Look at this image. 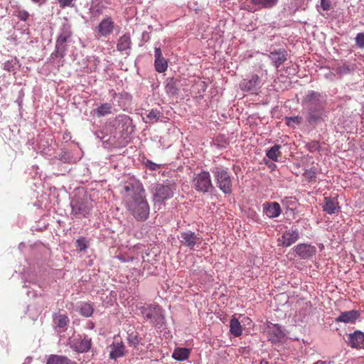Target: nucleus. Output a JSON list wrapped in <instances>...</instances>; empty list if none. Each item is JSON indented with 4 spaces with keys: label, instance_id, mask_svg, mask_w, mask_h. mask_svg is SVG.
<instances>
[{
    "label": "nucleus",
    "instance_id": "f257e3e1",
    "mask_svg": "<svg viewBox=\"0 0 364 364\" xmlns=\"http://www.w3.org/2000/svg\"><path fill=\"white\" fill-rule=\"evenodd\" d=\"M121 194L126 208L136 220L144 221L148 218L150 208L141 183H125Z\"/></svg>",
    "mask_w": 364,
    "mask_h": 364
},
{
    "label": "nucleus",
    "instance_id": "f03ea898",
    "mask_svg": "<svg viewBox=\"0 0 364 364\" xmlns=\"http://www.w3.org/2000/svg\"><path fill=\"white\" fill-rule=\"evenodd\" d=\"M212 173L219 189L225 194L231 193L232 183L229 173L221 166L215 167Z\"/></svg>",
    "mask_w": 364,
    "mask_h": 364
},
{
    "label": "nucleus",
    "instance_id": "7ed1b4c3",
    "mask_svg": "<svg viewBox=\"0 0 364 364\" xmlns=\"http://www.w3.org/2000/svg\"><path fill=\"white\" fill-rule=\"evenodd\" d=\"M175 186L173 183H156L152 188L154 200L155 203H161L164 200L173 196Z\"/></svg>",
    "mask_w": 364,
    "mask_h": 364
},
{
    "label": "nucleus",
    "instance_id": "20e7f679",
    "mask_svg": "<svg viewBox=\"0 0 364 364\" xmlns=\"http://www.w3.org/2000/svg\"><path fill=\"white\" fill-rule=\"evenodd\" d=\"M193 187L198 192L208 193L213 188L210 174L207 171L195 173L192 180Z\"/></svg>",
    "mask_w": 364,
    "mask_h": 364
},
{
    "label": "nucleus",
    "instance_id": "39448f33",
    "mask_svg": "<svg viewBox=\"0 0 364 364\" xmlns=\"http://www.w3.org/2000/svg\"><path fill=\"white\" fill-rule=\"evenodd\" d=\"M143 317L149 320L151 323L158 326L161 325L164 321L162 309L159 305H149L147 307H143L141 309Z\"/></svg>",
    "mask_w": 364,
    "mask_h": 364
},
{
    "label": "nucleus",
    "instance_id": "423d86ee",
    "mask_svg": "<svg viewBox=\"0 0 364 364\" xmlns=\"http://www.w3.org/2000/svg\"><path fill=\"white\" fill-rule=\"evenodd\" d=\"M71 207L72 214L79 219L86 217L92 208V205L87 198L72 201Z\"/></svg>",
    "mask_w": 364,
    "mask_h": 364
},
{
    "label": "nucleus",
    "instance_id": "0eeeda50",
    "mask_svg": "<svg viewBox=\"0 0 364 364\" xmlns=\"http://www.w3.org/2000/svg\"><path fill=\"white\" fill-rule=\"evenodd\" d=\"M326 104L308 106L306 120L310 124H316L322 120L325 116Z\"/></svg>",
    "mask_w": 364,
    "mask_h": 364
},
{
    "label": "nucleus",
    "instance_id": "6e6552de",
    "mask_svg": "<svg viewBox=\"0 0 364 364\" xmlns=\"http://www.w3.org/2000/svg\"><path fill=\"white\" fill-rule=\"evenodd\" d=\"M268 340L272 343H279L284 338L285 334L278 324L268 323L266 328Z\"/></svg>",
    "mask_w": 364,
    "mask_h": 364
},
{
    "label": "nucleus",
    "instance_id": "1a4fd4ad",
    "mask_svg": "<svg viewBox=\"0 0 364 364\" xmlns=\"http://www.w3.org/2000/svg\"><path fill=\"white\" fill-rule=\"evenodd\" d=\"M294 249L298 257L302 259H308L316 253V247L310 244H299Z\"/></svg>",
    "mask_w": 364,
    "mask_h": 364
},
{
    "label": "nucleus",
    "instance_id": "9d476101",
    "mask_svg": "<svg viewBox=\"0 0 364 364\" xmlns=\"http://www.w3.org/2000/svg\"><path fill=\"white\" fill-rule=\"evenodd\" d=\"M299 237V232L297 229H291L283 232L281 237L278 239V242L283 247H289L295 243Z\"/></svg>",
    "mask_w": 364,
    "mask_h": 364
},
{
    "label": "nucleus",
    "instance_id": "9b49d317",
    "mask_svg": "<svg viewBox=\"0 0 364 364\" xmlns=\"http://www.w3.org/2000/svg\"><path fill=\"white\" fill-rule=\"evenodd\" d=\"M346 342L352 348L364 349V333L360 331H355L347 336Z\"/></svg>",
    "mask_w": 364,
    "mask_h": 364
},
{
    "label": "nucleus",
    "instance_id": "f8f14e48",
    "mask_svg": "<svg viewBox=\"0 0 364 364\" xmlns=\"http://www.w3.org/2000/svg\"><path fill=\"white\" fill-rule=\"evenodd\" d=\"M114 26V23L111 17L104 18L97 27L98 37L109 36L113 32Z\"/></svg>",
    "mask_w": 364,
    "mask_h": 364
},
{
    "label": "nucleus",
    "instance_id": "ddd939ff",
    "mask_svg": "<svg viewBox=\"0 0 364 364\" xmlns=\"http://www.w3.org/2000/svg\"><path fill=\"white\" fill-rule=\"evenodd\" d=\"M322 209L324 212L330 215L338 213L341 207L337 196L324 197Z\"/></svg>",
    "mask_w": 364,
    "mask_h": 364
},
{
    "label": "nucleus",
    "instance_id": "4468645a",
    "mask_svg": "<svg viewBox=\"0 0 364 364\" xmlns=\"http://www.w3.org/2000/svg\"><path fill=\"white\" fill-rule=\"evenodd\" d=\"M287 51L285 49L279 48L271 51L268 57L271 59L272 65L278 68L287 60Z\"/></svg>",
    "mask_w": 364,
    "mask_h": 364
},
{
    "label": "nucleus",
    "instance_id": "2eb2a0df",
    "mask_svg": "<svg viewBox=\"0 0 364 364\" xmlns=\"http://www.w3.org/2000/svg\"><path fill=\"white\" fill-rule=\"evenodd\" d=\"M181 243L182 245L193 249L197 242L200 243V238L195 232L191 231L183 232L181 235Z\"/></svg>",
    "mask_w": 364,
    "mask_h": 364
},
{
    "label": "nucleus",
    "instance_id": "dca6fc26",
    "mask_svg": "<svg viewBox=\"0 0 364 364\" xmlns=\"http://www.w3.org/2000/svg\"><path fill=\"white\" fill-rule=\"evenodd\" d=\"M259 77L254 74L250 79H243L240 83V87L242 91H255L259 87Z\"/></svg>",
    "mask_w": 364,
    "mask_h": 364
},
{
    "label": "nucleus",
    "instance_id": "f3484780",
    "mask_svg": "<svg viewBox=\"0 0 364 364\" xmlns=\"http://www.w3.org/2000/svg\"><path fill=\"white\" fill-rule=\"evenodd\" d=\"M109 358L111 359H117L125 355V346L122 340L114 339L110 346Z\"/></svg>",
    "mask_w": 364,
    "mask_h": 364
},
{
    "label": "nucleus",
    "instance_id": "a211bd4d",
    "mask_svg": "<svg viewBox=\"0 0 364 364\" xmlns=\"http://www.w3.org/2000/svg\"><path fill=\"white\" fill-rule=\"evenodd\" d=\"M303 105H318L326 104V100L322 99L321 95L316 91H310L302 100Z\"/></svg>",
    "mask_w": 364,
    "mask_h": 364
},
{
    "label": "nucleus",
    "instance_id": "6ab92c4d",
    "mask_svg": "<svg viewBox=\"0 0 364 364\" xmlns=\"http://www.w3.org/2000/svg\"><path fill=\"white\" fill-rule=\"evenodd\" d=\"M360 314L356 310H351L342 312L335 318L336 323H353L359 317Z\"/></svg>",
    "mask_w": 364,
    "mask_h": 364
},
{
    "label": "nucleus",
    "instance_id": "aec40b11",
    "mask_svg": "<svg viewBox=\"0 0 364 364\" xmlns=\"http://www.w3.org/2000/svg\"><path fill=\"white\" fill-rule=\"evenodd\" d=\"M154 57V66L156 70L158 73L165 72L168 68V63L166 60L163 57L160 48H155Z\"/></svg>",
    "mask_w": 364,
    "mask_h": 364
},
{
    "label": "nucleus",
    "instance_id": "412c9836",
    "mask_svg": "<svg viewBox=\"0 0 364 364\" xmlns=\"http://www.w3.org/2000/svg\"><path fill=\"white\" fill-rule=\"evenodd\" d=\"M54 327L58 331H64L69 323V318L66 314L55 313L53 315Z\"/></svg>",
    "mask_w": 364,
    "mask_h": 364
},
{
    "label": "nucleus",
    "instance_id": "4be33fe9",
    "mask_svg": "<svg viewBox=\"0 0 364 364\" xmlns=\"http://www.w3.org/2000/svg\"><path fill=\"white\" fill-rule=\"evenodd\" d=\"M263 211L267 216L274 218L280 215L281 208L277 202L267 203L264 204Z\"/></svg>",
    "mask_w": 364,
    "mask_h": 364
},
{
    "label": "nucleus",
    "instance_id": "5701e85b",
    "mask_svg": "<svg viewBox=\"0 0 364 364\" xmlns=\"http://www.w3.org/2000/svg\"><path fill=\"white\" fill-rule=\"evenodd\" d=\"M117 258L122 262H135V265L133 267L134 269H138L141 266L144 262V257L142 255L139 256V255H137L136 256H131L128 254H124L118 256Z\"/></svg>",
    "mask_w": 364,
    "mask_h": 364
},
{
    "label": "nucleus",
    "instance_id": "b1692460",
    "mask_svg": "<svg viewBox=\"0 0 364 364\" xmlns=\"http://www.w3.org/2000/svg\"><path fill=\"white\" fill-rule=\"evenodd\" d=\"M91 338L86 336L75 343V348L78 353L87 352L91 348Z\"/></svg>",
    "mask_w": 364,
    "mask_h": 364
},
{
    "label": "nucleus",
    "instance_id": "393cba45",
    "mask_svg": "<svg viewBox=\"0 0 364 364\" xmlns=\"http://www.w3.org/2000/svg\"><path fill=\"white\" fill-rule=\"evenodd\" d=\"M131 38L129 33H125L121 36L117 42V48L119 51H124L131 48Z\"/></svg>",
    "mask_w": 364,
    "mask_h": 364
},
{
    "label": "nucleus",
    "instance_id": "a878e982",
    "mask_svg": "<svg viewBox=\"0 0 364 364\" xmlns=\"http://www.w3.org/2000/svg\"><path fill=\"white\" fill-rule=\"evenodd\" d=\"M112 110V105L110 103H104L100 105L97 109H94V114L97 117H102L107 114H110Z\"/></svg>",
    "mask_w": 364,
    "mask_h": 364
},
{
    "label": "nucleus",
    "instance_id": "bb28decb",
    "mask_svg": "<svg viewBox=\"0 0 364 364\" xmlns=\"http://www.w3.org/2000/svg\"><path fill=\"white\" fill-rule=\"evenodd\" d=\"M46 364H75L65 356L51 355L48 358Z\"/></svg>",
    "mask_w": 364,
    "mask_h": 364
},
{
    "label": "nucleus",
    "instance_id": "cd10ccee",
    "mask_svg": "<svg viewBox=\"0 0 364 364\" xmlns=\"http://www.w3.org/2000/svg\"><path fill=\"white\" fill-rule=\"evenodd\" d=\"M190 350L186 348H176L172 355V357L176 360H185L188 358Z\"/></svg>",
    "mask_w": 364,
    "mask_h": 364
},
{
    "label": "nucleus",
    "instance_id": "c85d7f7f",
    "mask_svg": "<svg viewBox=\"0 0 364 364\" xmlns=\"http://www.w3.org/2000/svg\"><path fill=\"white\" fill-rule=\"evenodd\" d=\"M230 331L235 337H238L242 334V328L239 321L233 317L230 321Z\"/></svg>",
    "mask_w": 364,
    "mask_h": 364
},
{
    "label": "nucleus",
    "instance_id": "c756f323",
    "mask_svg": "<svg viewBox=\"0 0 364 364\" xmlns=\"http://www.w3.org/2000/svg\"><path fill=\"white\" fill-rule=\"evenodd\" d=\"M281 148L282 146L278 144L273 146L267 151V156L273 161H278L279 158L282 156Z\"/></svg>",
    "mask_w": 364,
    "mask_h": 364
},
{
    "label": "nucleus",
    "instance_id": "7c9ffc66",
    "mask_svg": "<svg viewBox=\"0 0 364 364\" xmlns=\"http://www.w3.org/2000/svg\"><path fill=\"white\" fill-rule=\"evenodd\" d=\"M66 50H67V46L65 43H62L56 41L55 49V51L52 53V56H55V58H63L65 55Z\"/></svg>",
    "mask_w": 364,
    "mask_h": 364
},
{
    "label": "nucleus",
    "instance_id": "2f4dec72",
    "mask_svg": "<svg viewBox=\"0 0 364 364\" xmlns=\"http://www.w3.org/2000/svg\"><path fill=\"white\" fill-rule=\"evenodd\" d=\"M165 90L169 95H176L178 93V88L176 87V81L173 78H168L166 80Z\"/></svg>",
    "mask_w": 364,
    "mask_h": 364
},
{
    "label": "nucleus",
    "instance_id": "473e14b6",
    "mask_svg": "<svg viewBox=\"0 0 364 364\" xmlns=\"http://www.w3.org/2000/svg\"><path fill=\"white\" fill-rule=\"evenodd\" d=\"M251 2L259 8H271L277 4V0H251Z\"/></svg>",
    "mask_w": 364,
    "mask_h": 364
},
{
    "label": "nucleus",
    "instance_id": "72a5a7b5",
    "mask_svg": "<svg viewBox=\"0 0 364 364\" xmlns=\"http://www.w3.org/2000/svg\"><path fill=\"white\" fill-rule=\"evenodd\" d=\"M93 311V307L88 303H82L80 306V314L85 317L91 316Z\"/></svg>",
    "mask_w": 364,
    "mask_h": 364
},
{
    "label": "nucleus",
    "instance_id": "f704fd0d",
    "mask_svg": "<svg viewBox=\"0 0 364 364\" xmlns=\"http://www.w3.org/2000/svg\"><path fill=\"white\" fill-rule=\"evenodd\" d=\"M71 36H72L71 31L68 28H65L62 30V32L58 36L56 41L66 44L67 41H69Z\"/></svg>",
    "mask_w": 364,
    "mask_h": 364
},
{
    "label": "nucleus",
    "instance_id": "c9c22d12",
    "mask_svg": "<svg viewBox=\"0 0 364 364\" xmlns=\"http://www.w3.org/2000/svg\"><path fill=\"white\" fill-rule=\"evenodd\" d=\"M141 339L139 337L136 332H131L128 333L127 341L129 346L136 347L140 343Z\"/></svg>",
    "mask_w": 364,
    "mask_h": 364
},
{
    "label": "nucleus",
    "instance_id": "e433bc0d",
    "mask_svg": "<svg viewBox=\"0 0 364 364\" xmlns=\"http://www.w3.org/2000/svg\"><path fill=\"white\" fill-rule=\"evenodd\" d=\"M303 119L300 116L296 117H285V122L288 127H294V124H301Z\"/></svg>",
    "mask_w": 364,
    "mask_h": 364
},
{
    "label": "nucleus",
    "instance_id": "4c0bfd02",
    "mask_svg": "<svg viewBox=\"0 0 364 364\" xmlns=\"http://www.w3.org/2000/svg\"><path fill=\"white\" fill-rule=\"evenodd\" d=\"M353 68L350 65L343 63L342 65H337V67L335 68V70L338 74H346L352 70Z\"/></svg>",
    "mask_w": 364,
    "mask_h": 364
},
{
    "label": "nucleus",
    "instance_id": "58836bf2",
    "mask_svg": "<svg viewBox=\"0 0 364 364\" xmlns=\"http://www.w3.org/2000/svg\"><path fill=\"white\" fill-rule=\"evenodd\" d=\"M160 117V112L157 110H151L146 116V118L149 121L146 122H154V121H157Z\"/></svg>",
    "mask_w": 364,
    "mask_h": 364
},
{
    "label": "nucleus",
    "instance_id": "ea45409f",
    "mask_svg": "<svg viewBox=\"0 0 364 364\" xmlns=\"http://www.w3.org/2000/svg\"><path fill=\"white\" fill-rule=\"evenodd\" d=\"M76 247L80 251H84L87 248V242L84 237L78 238L76 241Z\"/></svg>",
    "mask_w": 364,
    "mask_h": 364
},
{
    "label": "nucleus",
    "instance_id": "a19ab883",
    "mask_svg": "<svg viewBox=\"0 0 364 364\" xmlns=\"http://www.w3.org/2000/svg\"><path fill=\"white\" fill-rule=\"evenodd\" d=\"M356 46L360 48H364V33H359L355 38Z\"/></svg>",
    "mask_w": 364,
    "mask_h": 364
},
{
    "label": "nucleus",
    "instance_id": "79ce46f5",
    "mask_svg": "<svg viewBox=\"0 0 364 364\" xmlns=\"http://www.w3.org/2000/svg\"><path fill=\"white\" fill-rule=\"evenodd\" d=\"M321 7L325 11H329L332 8L331 1L321 0Z\"/></svg>",
    "mask_w": 364,
    "mask_h": 364
},
{
    "label": "nucleus",
    "instance_id": "37998d69",
    "mask_svg": "<svg viewBox=\"0 0 364 364\" xmlns=\"http://www.w3.org/2000/svg\"><path fill=\"white\" fill-rule=\"evenodd\" d=\"M145 164H146V166L151 171H156L161 166L159 164H157L150 160H147Z\"/></svg>",
    "mask_w": 364,
    "mask_h": 364
},
{
    "label": "nucleus",
    "instance_id": "c03bdc74",
    "mask_svg": "<svg viewBox=\"0 0 364 364\" xmlns=\"http://www.w3.org/2000/svg\"><path fill=\"white\" fill-rule=\"evenodd\" d=\"M17 16L21 21H26L29 16V14L25 10H19Z\"/></svg>",
    "mask_w": 364,
    "mask_h": 364
},
{
    "label": "nucleus",
    "instance_id": "a18cd8bd",
    "mask_svg": "<svg viewBox=\"0 0 364 364\" xmlns=\"http://www.w3.org/2000/svg\"><path fill=\"white\" fill-rule=\"evenodd\" d=\"M316 172L314 171V170H306L304 173V177L308 179V180H313L314 178H316Z\"/></svg>",
    "mask_w": 364,
    "mask_h": 364
},
{
    "label": "nucleus",
    "instance_id": "49530a36",
    "mask_svg": "<svg viewBox=\"0 0 364 364\" xmlns=\"http://www.w3.org/2000/svg\"><path fill=\"white\" fill-rule=\"evenodd\" d=\"M73 0H58V4L61 8L71 6Z\"/></svg>",
    "mask_w": 364,
    "mask_h": 364
},
{
    "label": "nucleus",
    "instance_id": "de8ad7c7",
    "mask_svg": "<svg viewBox=\"0 0 364 364\" xmlns=\"http://www.w3.org/2000/svg\"><path fill=\"white\" fill-rule=\"evenodd\" d=\"M31 1H33L34 3H38L41 5L43 3H45L46 0H31Z\"/></svg>",
    "mask_w": 364,
    "mask_h": 364
},
{
    "label": "nucleus",
    "instance_id": "09e8293b",
    "mask_svg": "<svg viewBox=\"0 0 364 364\" xmlns=\"http://www.w3.org/2000/svg\"><path fill=\"white\" fill-rule=\"evenodd\" d=\"M129 263H131L130 267L133 269V267L135 265V262H130Z\"/></svg>",
    "mask_w": 364,
    "mask_h": 364
},
{
    "label": "nucleus",
    "instance_id": "8fccbe9b",
    "mask_svg": "<svg viewBox=\"0 0 364 364\" xmlns=\"http://www.w3.org/2000/svg\"><path fill=\"white\" fill-rule=\"evenodd\" d=\"M315 364H326L324 362L318 361Z\"/></svg>",
    "mask_w": 364,
    "mask_h": 364
}]
</instances>
